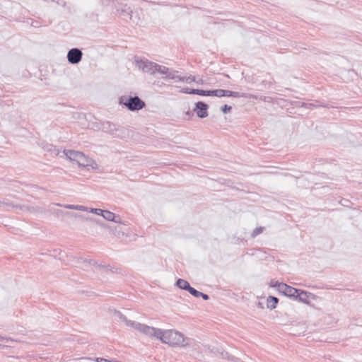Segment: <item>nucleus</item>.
<instances>
[{
	"label": "nucleus",
	"mask_w": 362,
	"mask_h": 362,
	"mask_svg": "<svg viewBox=\"0 0 362 362\" xmlns=\"http://www.w3.org/2000/svg\"><path fill=\"white\" fill-rule=\"evenodd\" d=\"M98 129L107 133L115 138L125 139L129 136L128 129L124 127L117 126L109 121H100L95 126Z\"/></svg>",
	"instance_id": "nucleus-1"
},
{
	"label": "nucleus",
	"mask_w": 362,
	"mask_h": 362,
	"mask_svg": "<svg viewBox=\"0 0 362 362\" xmlns=\"http://www.w3.org/2000/svg\"><path fill=\"white\" fill-rule=\"evenodd\" d=\"M64 153L70 160L75 161L80 167H91L96 170L98 166L97 163L90 158L86 156L83 152L74 150H64Z\"/></svg>",
	"instance_id": "nucleus-2"
},
{
	"label": "nucleus",
	"mask_w": 362,
	"mask_h": 362,
	"mask_svg": "<svg viewBox=\"0 0 362 362\" xmlns=\"http://www.w3.org/2000/svg\"><path fill=\"white\" fill-rule=\"evenodd\" d=\"M166 339L165 344H167L171 346H186L189 344V339L185 338L184 335L174 329L166 330Z\"/></svg>",
	"instance_id": "nucleus-3"
},
{
	"label": "nucleus",
	"mask_w": 362,
	"mask_h": 362,
	"mask_svg": "<svg viewBox=\"0 0 362 362\" xmlns=\"http://www.w3.org/2000/svg\"><path fill=\"white\" fill-rule=\"evenodd\" d=\"M119 104L125 105L130 111H139L146 106V103L138 96H122L119 98Z\"/></svg>",
	"instance_id": "nucleus-4"
},
{
	"label": "nucleus",
	"mask_w": 362,
	"mask_h": 362,
	"mask_svg": "<svg viewBox=\"0 0 362 362\" xmlns=\"http://www.w3.org/2000/svg\"><path fill=\"white\" fill-rule=\"evenodd\" d=\"M135 66L144 73L154 75L156 73L157 64L146 58L134 57Z\"/></svg>",
	"instance_id": "nucleus-5"
},
{
	"label": "nucleus",
	"mask_w": 362,
	"mask_h": 362,
	"mask_svg": "<svg viewBox=\"0 0 362 362\" xmlns=\"http://www.w3.org/2000/svg\"><path fill=\"white\" fill-rule=\"evenodd\" d=\"M298 292L296 293L293 295V300H298V302L305 303L308 305H312L310 301L308 300L309 298H312L313 299H315L317 296L307 291L298 288Z\"/></svg>",
	"instance_id": "nucleus-6"
},
{
	"label": "nucleus",
	"mask_w": 362,
	"mask_h": 362,
	"mask_svg": "<svg viewBox=\"0 0 362 362\" xmlns=\"http://www.w3.org/2000/svg\"><path fill=\"white\" fill-rule=\"evenodd\" d=\"M116 11L122 20L125 21H128L132 20L134 22L135 21L133 18V11L130 6L127 4H119L117 6Z\"/></svg>",
	"instance_id": "nucleus-7"
},
{
	"label": "nucleus",
	"mask_w": 362,
	"mask_h": 362,
	"mask_svg": "<svg viewBox=\"0 0 362 362\" xmlns=\"http://www.w3.org/2000/svg\"><path fill=\"white\" fill-rule=\"evenodd\" d=\"M83 52L78 48H71L67 53V59L71 64H78L82 59Z\"/></svg>",
	"instance_id": "nucleus-8"
},
{
	"label": "nucleus",
	"mask_w": 362,
	"mask_h": 362,
	"mask_svg": "<svg viewBox=\"0 0 362 362\" xmlns=\"http://www.w3.org/2000/svg\"><path fill=\"white\" fill-rule=\"evenodd\" d=\"M209 106L204 102L198 101L195 103V107L193 109V112L196 113L199 118L204 119L208 117V109Z\"/></svg>",
	"instance_id": "nucleus-9"
},
{
	"label": "nucleus",
	"mask_w": 362,
	"mask_h": 362,
	"mask_svg": "<svg viewBox=\"0 0 362 362\" xmlns=\"http://www.w3.org/2000/svg\"><path fill=\"white\" fill-rule=\"evenodd\" d=\"M222 97H233V98H257V96L255 95L245 93H240V92H235L229 90H223L222 93Z\"/></svg>",
	"instance_id": "nucleus-10"
},
{
	"label": "nucleus",
	"mask_w": 362,
	"mask_h": 362,
	"mask_svg": "<svg viewBox=\"0 0 362 362\" xmlns=\"http://www.w3.org/2000/svg\"><path fill=\"white\" fill-rule=\"evenodd\" d=\"M279 292L284 296L288 297L290 298H293V295L297 292H298V288H294L290 285H288L285 283H283L281 287L279 288Z\"/></svg>",
	"instance_id": "nucleus-11"
},
{
	"label": "nucleus",
	"mask_w": 362,
	"mask_h": 362,
	"mask_svg": "<svg viewBox=\"0 0 362 362\" xmlns=\"http://www.w3.org/2000/svg\"><path fill=\"white\" fill-rule=\"evenodd\" d=\"M75 217L80 218L83 221H88V222L91 223L93 225H98L102 228H107L108 229L112 230V228L110 226H107V224L106 223H105L103 221H101L99 219H95V218H93L91 217L85 218L83 215L77 214H75Z\"/></svg>",
	"instance_id": "nucleus-12"
},
{
	"label": "nucleus",
	"mask_w": 362,
	"mask_h": 362,
	"mask_svg": "<svg viewBox=\"0 0 362 362\" xmlns=\"http://www.w3.org/2000/svg\"><path fill=\"white\" fill-rule=\"evenodd\" d=\"M300 107L308 108V109H313L314 107H327V108L333 107V106L329 105L328 103H326L324 101H321V100H315V103L302 102Z\"/></svg>",
	"instance_id": "nucleus-13"
},
{
	"label": "nucleus",
	"mask_w": 362,
	"mask_h": 362,
	"mask_svg": "<svg viewBox=\"0 0 362 362\" xmlns=\"http://www.w3.org/2000/svg\"><path fill=\"white\" fill-rule=\"evenodd\" d=\"M180 93H185V94H189V95H201V96H207V90H203V89L183 88L180 90Z\"/></svg>",
	"instance_id": "nucleus-14"
},
{
	"label": "nucleus",
	"mask_w": 362,
	"mask_h": 362,
	"mask_svg": "<svg viewBox=\"0 0 362 362\" xmlns=\"http://www.w3.org/2000/svg\"><path fill=\"white\" fill-rule=\"evenodd\" d=\"M101 216L105 220L113 221L115 223H119L120 220V217L119 216H116L115 214L107 210H103Z\"/></svg>",
	"instance_id": "nucleus-15"
},
{
	"label": "nucleus",
	"mask_w": 362,
	"mask_h": 362,
	"mask_svg": "<svg viewBox=\"0 0 362 362\" xmlns=\"http://www.w3.org/2000/svg\"><path fill=\"white\" fill-rule=\"evenodd\" d=\"M165 333L166 330L154 327V331H152V337H155L165 344L167 336Z\"/></svg>",
	"instance_id": "nucleus-16"
},
{
	"label": "nucleus",
	"mask_w": 362,
	"mask_h": 362,
	"mask_svg": "<svg viewBox=\"0 0 362 362\" xmlns=\"http://www.w3.org/2000/svg\"><path fill=\"white\" fill-rule=\"evenodd\" d=\"M279 303V298L277 297L269 296L267 299V307L270 310L275 309Z\"/></svg>",
	"instance_id": "nucleus-17"
},
{
	"label": "nucleus",
	"mask_w": 362,
	"mask_h": 362,
	"mask_svg": "<svg viewBox=\"0 0 362 362\" xmlns=\"http://www.w3.org/2000/svg\"><path fill=\"white\" fill-rule=\"evenodd\" d=\"M175 285L177 288H179L182 289V290L187 291L189 290V288L191 286V285L189 284V283L187 281H186L185 279H178L176 281Z\"/></svg>",
	"instance_id": "nucleus-18"
},
{
	"label": "nucleus",
	"mask_w": 362,
	"mask_h": 362,
	"mask_svg": "<svg viewBox=\"0 0 362 362\" xmlns=\"http://www.w3.org/2000/svg\"><path fill=\"white\" fill-rule=\"evenodd\" d=\"M179 81L182 82L186 81L187 83L196 82L199 84L204 83V80L202 78L197 80L196 77L194 76H189L188 77L182 76L179 78Z\"/></svg>",
	"instance_id": "nucleus-19"
},
{
	"label": "nucleus",
	"mask_w": 362,
	"mask_h": 362,
	"mask_svg": "<svg viewBox=\"0 0 362 362\" xmlns=\"http://www.w3.org/2000/svg\"><path fill=\"white\" fill-rule=\"evenodd\" d=\"M152 331H154V327L144 324H142L141 327L139 329V332L149 337H152Z\"/></svg>",
	"instance_id": "nucleus-20"
},
{
	"label": "nucleus",
	"mask_w": 362,
	"mask_h": 362,
	"mask_svg": "<svg viewBox=\"0 0 362 362\" xmlns=\"http://www.w3.org/2000/svg\"><path fill=\"white\" fill-rule=\"evenodd\" d=\"M64 208L69 209H74V210H78L82 211H88V208L85 206L82 205H74V204H66L64 206Z\"/></svg>",
	"instance_id": "nucleus-21"
},
{
	"label": "nucleus",
	"mask_w": 362,
	"mask_h": 362,
	"mask_svg": "<svg viewBox=\"0 0 362 362\" xmlns=\"http://www.w3.org/2000/svg\"><path fill=\"white\" fill-rule=\"evenodd\" d=\"M222 358H227L231 361H235L238 358L232 355H230L228 352L221 350L218 354Z\"/></svg>",
	"instance_id": "nucleus-22"
},
{
	"label": "nucleus",
	"mask_w": 362,
	"mask_h": 362,
	"mask_svg": "<svg viewBox=\"0 0 362 362\" xmlns=\"http://www.w3.org/2000/svg\"><path fill=\"white\" fill-rule=\"evenodd\" d=\"M223 89L207 90V96L222 97Z\"/></svg>",
	"instance_id": "nucleus-23"
},
{
	"label": "nucleus",
	"mask_w": 362,
	"mask_h": 362,
	"mask_svg": "<svg viewBox=\"0 0 362 362\" xmlns=\"http://www.w3.org/2000/svg\"><path fill=\"white\" fill-rule=\"evenodd\" d=\"M169 70H170V69L168 67L157 64L156 73H159L160 74L165 75V76L167 75V74L169 73Z\"/></svg>",
	"instance_id": "nucleus-24"
},
{
	"label": "nucleus",
	"mask_w": 362,
	"mask_h": 362,
	"mask_svg": "<svg viewBox=\"0 0 362 362\" xmlns=\"http://www.w3.org/2000/svg\"><path fill=\"white\" fill-rule=\"evenodd\" d=\"M177 72L178 71H175V70H173V71L169 70V73L167 74V75L165 77H163V78H169V79L178 80L179 81V78H181L182 76L175 75V74L177 73Z\"/></svg>",
	"instance_id": "nucleus-25"
},
{
	"label": "nucleus",
	"mask_w": 362,
	"mask_h": 362,
	"mask_svg": "<svg viewBox=\"0 0 362 362\" xmlns=\"http://www.w3.org/2000/svg\"><path fill=\"white\" fill-rule=\"evenodd\" d=\"M142 324L136 321L129 320L127 322V326L132 327L134 328L136 330L139 329V328L141 327Z\"/></svg>",
	"instance_id": "nucleus-26"
},
{
	"label": "nucleus",
	"mask_w": 362,
	"mask_h": 362,
	"mask_svg": "<svg viewBox=\"0 0 362 362\" xmlns=\"http://www.w3.org/2000/svg\"><path fill=\"white\" fill-rule=\"evenodd\" d=\"M264 228L262 226L255 228L251 233V237L255 238L256 236L262 233L264 231Z\"/></svg>",
	"instance_id": "nucleus-27"
},
{
	"label": "nucleus",
	"mask_w": 362,
	"mask_h": 362,
	"mask_svg": "<svg viewBox=\"0 0 362 362\" xmlns=\"http://www.w3.org/2000/svg\"><path fill=\"white\" fill-rule=\"evenodd\" d=\"M105 269H107V271L111 272L112 273L117 274L120 273L121 272V269L112 267L110 264H107V266H105Z\"/></svg>",
	"instance_id": "nucleus-28"
},
{
	"label": "nucleus",
	"mask_w": 362,
	"mask_h": 362,
	"mask_svg": "<svg viewBox=\"0 0 362 362\" xmlns=\"http://www.w3.org/2000/svg\"><path fill=\"white\" fill-rule=\"evenodd\" d=\"M192 296H193L194 297H196V298H199V295H200V293L201 291H199L197 290H196L194 288H193L192 286H190V288H189V290L187 291Z\"/></svg>",
	"instance_id": "nucleus-29"
},
{
	"label": "nucleus",
	"mask_w": 362,
	"mask_h": 362,
	"mask_svg": "<svg viewBox=\"0 0 362 362\" xmlns=\"http://www.w3.org/2000/svg\"><path fill=\"white\" fill-rule=\"evenodd\" d=\"M115 314L117 315V316H118V317L123 322H125V324L127 325V322L129 320L127 318V317L125 315H124L120 311H117L115 310Z\"/></svg>",
	"instance_id": "nucleus-30"
},
{
	"label": "nucleus",
	"mask_w": 362,
	"mask_h": 362,
	"mask_svg": "<svg viewBox=\"0 0 362 362\" xmlns=\"http://www.w3.org/2000/svg\"><path fill=\"white\" fill-rule=\"evenodd\" d=\"M283 284V282H279L278 281H271L269 283V286L273 288H277V290L279 291V288L281 287V285Z\"/></svg>",
	"instance_id": "nucleus-31"
},
{
	"label": "nucleus",
	"mask_w": 362,
	"mask_h": 362,
	"mask_svg": "<svg viewBox=\"0 0 362 362\" xmlns=\"http://www.w3.org/2000/svg\"><path fill=\"white\" fill-rule=\"evenodd\" d=\"M232 110V107L230 105H223L221 107V110L222 111V112L223 114H227L228 112H230Z\"/></svg>",
	"instance_id": "nucleus-32"
},
{
	"label": "nucleus",
	"mask_w": 362,
	"mask_h": 362,
	"mask_svg": "<svg viewBox=\"0 0 362 362\" xmlns=\"http://www.w3.org/2000/svg\"><path fill=\"white\" fill-rule=\"evenodd\" d=\"M90 213L95 214L97 215L101 216L102 213L103 212V209H95V208H88V211Z\"/></svg>",
	"instance_id": "nucleus-33"
},
{
	"label": "nucleus",
	"mask_w": 362,
	"mask_h": 362,
	"mask_svg": "<svg viewBox=\"0 0 362 362\" xmlns=\"http://www.w3.org/2000/svg\"><path fill=\"white\" fill-rule=\"evenodd\" d=\"M208 349H209V351H210L211 353L214 354V355H218V354H219V352H220V351H221V349H218V348H217V347H214V346H213V347H211H211H209Z\"/></svg>",
	"instance_id": "nucleus-34"
},
{
	"label": "nucleus",
	"mask_w": 362,
	"mask_h": 362,
	"mask_svg": "<svg viewBox=\"0 0 362 362\" xmlns=\"http://www.w3.org/2000/svg\"><path fill=\"white\" fill-rule=\"evenodd\" d=\"M45 1L48 2V3H50V2L54 3V2H55V3H57L59 5H61V6H66V1H56L54 0H51V1L45 0Z\"/></svg>",
	"instance_id": "nucleus-35"
},
{
	"label": "nucleus",
	"mask_w": 362,
	"mask_h": 362,
	"mask_svg": "<svg viewBox=\"0 0 362 362\" xmlns=\"http://www.w3.org/2000/svg\"><path fill=\"white\" fill-rule=\"evenodd\" d=\"M95 361L96 362H111V361L110 359L100 358V357L95 358Z\"/></svg>",
	"instance_id": "nucleus-36"
},
{
	"label": "nucleus",
	"mask_w": 362,
	"mask_h": 362,
	"mask_svg": "<svg viewBox=\"0 0 362 362\" xmlns=\"http://www.w3.org/2000/svg\"><path fill=\"white\" fill-rule=\"evenodd\" d=\"M199 297H202L204 300H208L209 299V295L202 292L200 293Z\"/></svg>",
	"instance_id": "nucleus-37"
},
{
	"label": "nucleus",
	"mask_w": 362,
	"mask_h": 362,
	"mask_svg": "<svg viewBox=\"0 0 362 362\" xmlns=\"http://www.w3.org/2000/svg\"><path fill=\"white\" fill-rule=\"evenodd\" d=\"M84 262H88V264L90 265H97V263H98L95 260L92 259H88V260L85 259Z\"/></svg>",
	"instance_id": "nucleus-38"
},
{
	"label": "nucleus",
	"mask_w": 362,
	"mask_h": 362,
	"mask_svg": "<svg viewBox=\"0 0 362 362\" xmlns=\"http://www.w3.org/2000/svg\"><path fill=\"white\" fill-rule=\"evenodd\" d=\"M185 115H187L189 118L190 117H192L194 116V112L192 111H190V110H187V112H185Z\"/></svg>",
	"instance_id": "nucleus-39"
},
{
	"label": "nucleus",
	"mask_w": 362,
	"mask_h": 362,
	"mask_svg": "<svg viewBox=\"0 0 362 362\" xmlns=\"http://www.w3.org/2000/svg\"><path fill=\"white\" fill-rule=\"evenodd\" d=\"M347 202H349V201L347 200V199L341 200V204L344 205V206H347V204H346Z\"/></svg>",
	"instance_id": "nucleus-40"
},
{
	"label": "nucleus",
	"mask_w": 362,
	"mask_h": 362,
	"mask_svg": "<svg viewBox=\"0 0 362 362\" xmlns=\"http://www.w3.org/2000/svg\"><path fill=\"white\" fill-rule=\"evenodd\" d=\"M355 325L358 326H362V320L361 321H358V320H356Z\"/></svg>",
	"instance_id": "nucleus-41"
},
{
	"label": "nucleus",
	"mask_w": 362,
	"mask_h": 362,
	"mask_svg": "<svg viewBox=\"0 0 362 362\" xmlns=\"http://www.w3.org/2000/svg\"><path fill=\"white\" fill-rule=\"evenodd\" d=\"M97 266H98L99 268L105 269V266H107V264H97Z\"/></svg>",
	"instance_id": "nucleus-42"
},
{
	"label": "nucleus",
	"mask_w": 362,
	"mask_h": 362,
	"mask_svg": "<svg viewBox=\"0 0 362 362\" xmlns=\"http://www.w3.org/2000/svg\"><path fill=\"white\" fill-rule=\"evenodd\" d=\"M257 305H258V307H259V308H263V305H262V303L258 302Z\"/></svg>",
	"instance_id": "nucleus-43"
},
{
	"label": "nucleus",
	"mask_w": 362,
	"mask_h": 362,
	"mask_svg": "<svg viewBox=\"0 0 362 362\" xmlns=\"http://www.w3.org/2000/svg\"><path fill=\"white\" fill-rule=\"evenodd\" d=\"M252 250H256V251H259V252H262V248L252 249Z\"/></svg>",
	"instance_id": "nucleus-44"
},
{
	"label": "nucleus",
	"mask_w": 362,
	"mask_h": 362,
	"mask_svg": "<svg viewBox=\"0 0 362 362\" xmlns=\"http://www.w3.org/2000/svg\"><path fill=\"white\" fill-rule=\"evenodd\" d=\"M110 361H111V362H121V361H117V360H110Z\"/></svg>",
	"instance_id": "nucleus-45"
}]
</instances>
